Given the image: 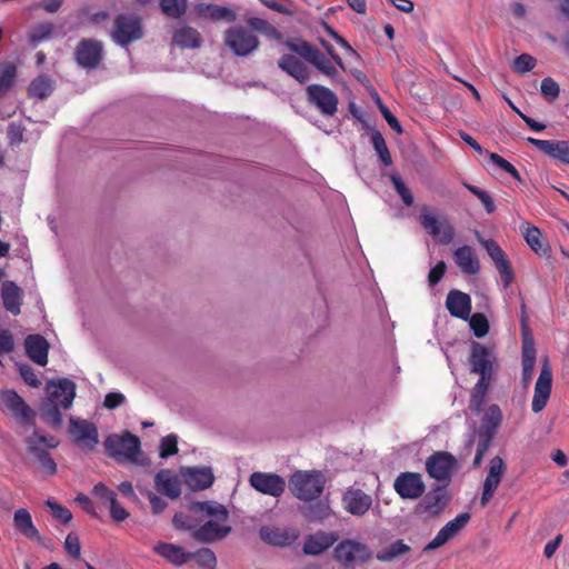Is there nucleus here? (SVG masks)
Segmentation results:
<instances>
[{"label": "nucleus", "mask_w": 569, "mask_h": 569, "mask_svg": "<svg viewBox=\"0 0 569 569\" xmlns=\"http://www.w3.org/2000/svg\"><path fill=\"white\" fill-rule=\"evenodd\" d=\"M453 259L458 268L466 274L475 276L480 270V262L470 246H462L453 251Z\"/></svg>", "instance_id": "c85d7f7f"}, {"label": "nucleus", "mask_w": 569, "mask_h": 569, "mask_svg": "<svg viewBox=\"0 0 569 569\" xmlns=\"http://www.w3.org/2000/svg\"><path fill=\"white\" fill-rule=\"evenodd\" d=\"M201 13L212 21L224 20L227 22H234L237 19V14L232 9L217 4L206 6Z\"/></svg>", "instance_id": "79ce46f5"}, {"label": "nucleus", "mask_w": 569, "mask_h": 569, "mask_svg": "<svg viewBox=\"0 0 569 569\" xmlns=\"http://www.w3.org/2000/svg\"><path fill=\"white\" fill-rule=\"evenodd\" d=\"M448 500L447 492L438 487L421 499L415 507V513L427 518L436 517L445 509Z\"/></svg>", "instance_id": "f3484780"}, {"label": "nucleus", "mask_w": 569, "mask_h": 569, "mask_svg": "<svg viewBox=\"0 0 569 569\" xmlns=\"http://www.w3.org/2000/svg\"><path fill=\"white\" fill-rule=\"evenodd\" d=\"M506 471V465L500 457H493L489 462L488 472L482 485V493L480 503L487 506L492 499L497 488L499 487Z\"/></svg>", "instance_id": "2eb2a0df"}, {"label": "nucleus", "mask_w": 569, "mask_h": 569, "mask_svg": "<svg viewBox=\"0 0 569 569\" xmlns=\"http://www.w3.org/2000/svg\"><path fill=\"white\" fill-rule=\"evenodd\" d=\"M377 103H378V107H379V110L381 112V114L383 116L385 120L387 121V123L395 130L397 131L398 133H401L402 132V128H401V124L400 122L398 121V119L392 114V112L388 109V107H386L380 98L378 97L377 98Z\"/></svg>", "instance_id": "052dcab7"}, {"label": "nucleus", "mask_w": 569, "mask_h": 569, "mask_svg": "<svg viewBox=\"0 0 569 569\" xmlns=\"http://www.w3.org/2000/svg\"><path fill=\"white\" fill-rule=\"evenodd\" d=\"M108 455L112 458L143 466L147 459L143 457L140 440L137 436L124 432L122 435H110L104 440Z\"/></svg>", "instance_id": "7ed1b4c3"}, {"label": "nucleus", "mask_w": 569, "mask_h": 569, "mask_svg": "<svg viewBox=\"0 0 569 569\" xmlns=\"http://www.w3.org/2000/svg\"><path fill=\"white\" fill-rule=\"evenodd\" d=\"M455 465L456 459L452 455L440 451L427 459L426 469L431 478L438 481L448 482Z\"/></svg>", "instance_id": "dca6fc26"}, {"label": "nucleus", "mask_w": 569, "mask_h": 569, "mask_svg": "<svg viewBox=\"0 0 569 569\" xmlns=\"http://www.w3.org/2000/svg\"><path fill=\"white\" fill-rule=\"evenodd\" d=\"M142 34L141 19L138 16L122 13L116 17L111 32L116 43L127 46L141 39Z\"/></svg>", "instance_id": "423d86ee"}, {"label": "nucleus", "mask_w": 569, "mask_h": 569, "mask_svg": "<svg viewBox=\"0 0 569 569\" xmlns=\"http://www.w3.org/2000/svg\"><path fill=\"white\" fill-rule=\"evenodd\" d=\"M27 449L34 458L49 453L50 449L59 446V440L53 436H47L39 429H34L33 433L26 439Z\"/></svg>", "instance_id": "a878e982"}, {"label": "nucleus", "mask_w": 569, "mask_h": 569, "mask_svg": "<svg viewBox=\"0 0 569 569\" xmlns=\"http://www.w3.org/2000/svg\"><path fill=\"white\" fill-rule=\"evenodd\" d=\"M13 525L16 529L29 540L36 541L39 545L43 543V538L34 526L31 513L27 509L20 508L16 510Z\"/></svg>", "instance_id": "bb28decb"}, {"label": "nucleus", "mask_w": 569, "mask_h": 569, "mask_svg": "<svg viewBox=\"0 0 569 569\" xmlns=\"http://www.w3.org/2000/svg\"><path fill=\"white\" fill-rule=\"evenodd\" d=\"M154 486L160 493L169 497L170 499H176L181 493L178 477L168 469H162L156 475Z\"/></svg>", "instance_id": "7c9ffc66"}, {"label": "nucleus", "mask_w": 569, "mask_h": 569, "mask_svg": "<svg viewBox=\"0 0 569 569\" xmlns=\"http://www.w3.org/2000/svg\"><path fill=\"white\" fill-rule=\"evenodd\" d=\"M469 326L477 338L485 337L489 331V321L483 313L469 316Z\"/></svg>", "instance_id": "8fccbe9b"}, {"label": "nucleus", "mask_w": 569, "mask_h": 569, "mask_svg": "<svg viewBox=\"0 0 569 569\" xmlns=\"http://www.w3.org/2000/svg\"><path fill=\"white\" fill-rule=\"evenodd\" d=\"M551 386L552 373L548 363H545L535 386V395L531 403L533 412L538 413L545 409L550 398Z\"/></svg>", "instance_id": "aec40b11"}, {"label": "nucleus", "mask_w": 569, "mask_h": 569, "mask_svg": "<svg viewBox=\"0 0 569 569\" xmlns=\"http://www.w3.org/2000/svg\"><path fill=\"white\" fill-rule=\"evenodd\" d=\"M26 352L28 357L39 366L48 362V341L40 335H30L24 341Z\"/></svg>", "instance_id": "c756f323"}, {"label": "nucleus", "mask_w": 569, "mask_h": 569, "mask_svg": "<svg viewBox=\"0 0 569 569\" xmlns=\"http://www.w3.org/2000/svg\"><path fill=\"white\" fill-rule=\"evenodd\" d=\"M22 290L13 281H4L1 288L3 307L10 313L17 316L21 311Z\"/></svg>", "instance_id": "473e14b6"}, {"label": "nucleus", "mask_w": 569, "mask_h": 569, "mask_svg": "<svg viewBox=\"0 0 569 569\" xmlns=\"http://www.w3.org/2000/svg\"><path fill=\"white\" fill-rule=\"evenodd\" d=\"M48 397L59 402L62 409H69L76 397V383L67 378L50 381L47 385Z\"/></svg>", "instance_id": "4be33fe9"}, {"label": "nucleus", "mask_w": 569, "mask_h": 569, "mask_svg": "<svg viewBox=\"0 0 569 569\" xmlns=\"http://www.w3.org/2000/svg\"><path fill=\"white\" fill-rule=\"evenodd\" d=\"M446 263L443 261H438L436 266L429 271L428 282L430 286H436L446 272Z\"/></svg>", "instance_id": "69168bd1"}, {"label": "nucleus", "mask_w": 569, "mask_h": 569, "mask_svg": "<svg viewBox=\"0 0 569 569\" xmlns=\"http://www.w3.org/2000/svg\"><path fill=\"white\" fill-rule=\"evenodd\" d=\"M260 538L272 546L283 547L290 543L289 536L281 529L272 527H261L259 530Z\"/></svg>", "instance_id": "a19ab883"}, {"label": "nucleus", "mask_w": 569, "mask_h": 569, "mask_svg": "<svg viewBox=\"0 0 569 569\" xmlns=\"http://www.w3.org/2000/svg\"><path fill=\"white\" fill-rule=\"evenodd\" d=\"M540 90L542 96L550 101L556 100L560 93L559 84L551 78H545L542 80Z\"/></svg>", "instance_id": "bf43d9fd"}, {"label": "nucleus", "mask_w": 569, "mask_h": 569, "mask_svg": "<svg viewBox=\"0 0 569 569\" xmlns=\"http://www.w3.org/2000/svg\"><path fill=\"white\" fill-rule=\"evenodd\" d=\"M287 48L311 63L319 72L329 79L338 77V70L335 64L315 46L307 41L286 42Z\"/></svg>", "instance_id": "39448f33"}, {"label": "nucleus", "mask_w": 569, "mask_h": 569, "mask_svg": "<svg viewBox=\"0 0 569 569\" xmlns=\"http://www.w3.org/2000/svg\"><path fill=\"white\" fill-rule=\"evenodd\" d=\"M307 101L316 107L322 116L333 117L338 111V96L322 84H309L306 88Z\"/></svg>", "instance_id": "0eeeda50"}, {"label": "nucleus", "mask_w": 569, "mask_h": 569, "mask_svg": "<svg viewBox=\"0 0 569 569\" xmlns=\"http://www.w3.org/2000/svg\"><path fill=\"white\" fill-rule=\"evenodd\" d=\"M491 379L479 377L476 386L473 387L469 408L475 413H479L482 409L483 400L488 391Z\"/></svg>", "instance_id": "ea45409f"}, {"label": "nucleus", "mask_w": 569, "mask_h": 569, "mask_svg": "<svg viewBox=\"0 0 569 569\" xmlns=\"http://www.w3.org/2000/svg\"><path fill=\"white\" fill-rule=\"evenodd\" d=\"M172 42L181 49H196L201 46L202 37L194 28L184 26L174 31Z\"/></svg>", "instance_id": "c9c22d12"}, {"label": "nucleus", "mask_w": 569, "mask_h": 569, "mask_svg": "<svg viewBox=\"0 0 569 569\" xmlns=\"http://www.w3.org/2000/svg\"><path fill=\"white\" fill-rule=\"evenodd\" d=\"M326 477L321 471H296L289 479L292 495L303 501L319 498L325 489Z\"/></svg>", "instance_id": "20e7f679"}, {"label": "nucleus", "mask_w": 569, "mask_h": 569, "mask_svg": "<svg viewBox=\"0 0 569 569\" xmlns=\"http://www.w3.org/2000/svg\"><path fill=\"white\" fill-rule=\"evenodd\" d=\"M393 489L401 499L416 500L423 495L426 486L420 473L406 471L396 477Z\"/></svg>", "instance_id": "f8f14e48"}, {"label": "nucleus", "mask_w": 569, "mask_h": 569, "mask_svg": "<svg viewBox=\"0 0 569 569\" xmlns=\"http://www.w3.org/2000/svg\"><path fill=\"white\" fill-rule=\"evenodd\" d=\"M536 363V351L533 348L523 347L522 351V383L529 386Z\"/></svg>", "instance_id": "49530a36"}, {"label": "nucleus", "mask_w": 569, "mask_h": 569, "mask_svg": "<svg viewBox=\"0 0 569 569\" xmlns=\"http://www.w3.org/2000/svg\"><path fill=\"white\" fill-rule=\"evenodd\" d=\"M17 77V67L12 62L0 66V99L13 87Z\"/></svg>", "instance_id": "c03bdc74"}, {"label": "nucleus", "mask_w": 569, "mask_h": 569, "mask_svg": "<svg viewBox=\"0 0 569 569\" xmlns=\"http://www.w3.org/2000/svg\"><path fill=\"white\" fill-rule=\"evenodd\" d=\"M254 31L267 37L281 39V33L267 20L252 17L247 27L233 26L223 32L224 46L237 57H249L259 48L260 41Z\"/></svg>", "instance_id": "f257e3e1"}, {"label": "nucleus", "mask_w": 569, "mask_h": 569, "mask_svg": "<svg viewBox=\"0 0 569 569\" xmlns=\"http://www.w3.org/2000/svg\"><path fill=\"white\" fill-rule=\"evenodd\" d=\"M527 141L552 159L569 164V140H541L529 137Z\"/></svg>", "instance_id": "412c9836"}, {"label": "nucleus", "mask_w": 569, "mask_h": 569, "mask_svg": "<svg viewBox=\"0 0 569 569\" xmlns=\"http://www.w3.org/2000/svg\"><path fill=\"white\" fill-rule=\"evenodd\" d=\"M419 221L423 229L441 243H450L455 237V229L445 217L435 216L428 208H423Z\"/></svg>", "instance_id": "9d476101"}, {"label": "nucleus", "mask_w": 569, "mask_h": 569, "mask_svg": "<svg viewBox=\"0 0 569 569\" xmlns=\"http://www.w3.org/2000/svg\"><path fill=\"white\" fill-rule=\"evenodd\" d=\"M77 62L88 69L96 68L102 58V46L98 41L82 40L76 51Z\"/></svg>", "instance_id": "b1692460"}, {"label": "nucleus", "mask_w": 569, "mask_h": 569, "mask_svg": "<svg viewBox=\"0 0 569 569\" xmlns=\"http://www.w3.org/2000/svg\"><path fill=\"white\" fill-rule=\"evenodd\" d=\"M342 506L352 516L362 517L372 506V498L358 488H349L342 495Z\"/></svg>", "instance_id": "6ab92c4d"}, {"label": "nucleus", "mask_w": 569, "mask_h": 569, "mask_svg": "<svg viewBox=\"0 0 569 569\" xmlns=\"http://www.w3.org/2000/svg\"><path fill=\"white\" fill-rule=\"evenodd\" d=\"M249 482L258 492L274 498L280 497L286 489L284 479L276 473L257 471L250 476Z\"/></svg>", "instance_id": "4468645a"}, {"label": "nucleus", "mask_w": 569, "mask_h": 569, "mask_svg": "<svg viewBox=\"0 0 569 569\" xmlns=\"http://www.w3.org/2000/svg\"><path fill=\"white\" fill-rule=\"evenodd\" d=\"M390 180L395 190L402 199L403 203L407 207H411L413 204V196L410 189L405 184L402 179L398 174H391Z\"/></svg>", "instance_id": "603ef678"}, {"label": "nucleus", "mask_w": 569, "mask_h": 569, "mask_svg": "<svg viewBox=\"0 0 569 569\" xmlns=\"http://www.w3.org/2000/svg\"><path fill=\"white\" fill-rule=\"evenodd\" d=\"M92 495L106 507L117 499V493L101 482L93 487Z\"/></svg>", "instance_id": "864d4df0"}, {"label": "nucleus", "mask_w": 569, "mask_h": 569, "mask_svg": "<svg viewBox=\"0 0 569 569\" xmlns=\"http://www.w3.org/2000/svg\"><path fill=\"white\" fill-rule=\"evenodd\" d=\"M336 541L337 536L333 532L318 531L306 537L302 549L306 555L318 556L329 549Z\"/></svg>", "instance_id": "cd10ccee"}, {"label": "nucleus", "mask_w": 569, "mask_h": 569, "mask_svg": "<svg viewBox=\"0 0 569 569\" xmlns=\"http://www.w3.org/2000/svg\"><path fill=\"white\" fill-rule=\"evenodd\" d=\"M192 559H196L198 563L204 568H214L217 565L216 555L208 548H201L197 552L192 553Z\"/></svg>", "instance_id": "5fc2aeb1"}, {"label": "nucleus", "mask_w": 569, "mask_h": 569, "mask_svg": "<svg viewBox=\"0 0 569 569\" xmlns=\"http://www.w3.org/2000/svg\"><path fill=\"white\" fill-rule=\"evenodd\" d=\"M536 66V60L530 54L523 53L513 60L512 68L518 73H527Z\"/></svg>", "instance_id": "4d7b16f0"}, {"label": "nucleus", "mask_w": 569, "mask_h": 569, "mask_svg": "<svg viewBox=\"0 0 569 569\" xmlns=\"http://www.w3.org/2000/svg\"><path fill=\"white\" fill-rule=\"evenodd\" d=\"M446 308L452 317L468 320L471 313V298L468 293L452 289L447 295Z\"/></svg>", "instance_id": "393cba45"}, {"label": "nucleus", "mask_w": 569, "mask_h": 569, "mask_svg": "<svg viewBox=\"0 0 569 569\" xmlns=\"http://www.w3.org/2000/svg\"><path fill=\"white\" fill-rule=\"evenodd\" d=\"M69 433L73 442L83 451H92L99 443L98 428L88 420L71 417Z\"/></svg>", "instance_id": "6e6552de"}, {"label": "nucleus", "mask_w": 569, "mask_h": 569, "mask_svg": "<svg viewBox=\"0 0 569 569\" xmlns=\"http://www.w3.org/2000/svg\"><path fill=\"white\" fill-rule=\"evenodd\" d=\"M177 443H178L177 436L169 435V436L163 437L160 442V457L168 458L169 456L177 453V451H178Z\"/></svg>", "instance_id": "13d9d810"}, {"label": "nucleus", "mask_w": 569, "mask_h": 569, "mask_svg": "<svg viewBox=\"0 0 569 569\" xmlns=\"http://www.w3.org/2000/svg\"><path fill=\"white\" fill-rule=\"evenodd\" d=\"M153 550L174 566H181L192 559L191 552H184L181 547L173 543L159 542Z\"/></svg>", "instance_id": "f704fd0d"}, {"label": "nucleus", "mask_w": 569, "mask_h": 569, "mask_svg": "<svg viewBox=\"0 0 569 569\" xmlns=\"http://www.w3.org/2000/svg\"><path fill=\"white\" fill-rule=\"evenodd\" d=\"M476 238L491 258L505 288L509 287L515 274L507 254L493 239H485L478 231H476Z\"/></svg>", "instance_id": "1a4fd4ad"}, {"label": "nucleus", "mask_w": 569, "mask_h": 569, "mask_svg": "<svg viewBox=\"0 0 569 569\" xmlns=\"http://www.w3.org/2000/svg\"><path fill=\"white\" fill-rule=\"evenodd\" d=\"M303 516L310 521H321L331 513L327 501H318L302 508Z\"/></svg>", "instance_id": "a18cd8bd"}, {"label": "nucleus", "mask_w": 569, "mask_h": 569, "mask_svg": "<svg viewBox=\"0 0 569 569\" xmlns=\"http://www.w3.org/2000/svg\"><path fill=\"white\" fill-rule=\"evenodd\" d=\"M278 66L281 70L288 73L290 77L295 78L300 83L307 82L310 78L308 68L296 56L283 54L279 59Z\"/></svg>", "instance_id": "72a5a7b5"}, {"label": "nucleus", "mask_w": 569, "mask_h": 569, "mask_svg": "<svg viewBox=\"0 0 569 569\" xmlns=\"http://www.w3.org/2000/svg\"><path fill=\"white\" fill-rule=\"evenodd\" d=\"M502 420V413L497 405H491L482 418V432L495 435Z\"/></svg>", "instance_id": "37998d69"}, {"label": "nucleus", "mask_w": 569, "mask_h": 569, "mask_svg": "<svg viewBox=\"0 0 569 569\" xmlns=\"http://www.w3.org/2000/svg\"><path fill=\"white\" fill-rule=\"evenodd\" d=\"M1 399L6 407L10 409L14 416L24 422L32 420L33 411L24 402V400L13 390H6L1 393Z\"/></svg>", "instance_id": "2f4dec72"}, {"label": "nucleus", "mask_w": 569, "mask_h": 569, "mask_svg": "<svg viewBox=\"0 0 569 569\" xmlns=\"http://www.w3.org/2000/svg\"><path fill=\"white\" fill-rule=\"evenodd\" d=\"M23 127L19 123L11 122L8 126V138L11 144H18L23 139Z\"/></svg>", "instance_id": "0e129e2a"}, {"label": "nucleus", "mask_w": 569, "mask_h": 569, "mask_svg": "<svg viewBox=\"0 0 569 569\" xmlns=\"http://www.w3.org/2000/svg\"><path fill=\"white\" fill-rule=\"evenodd\" d=\"M53 90L54 81L46 74H40L30 82L28 94L30 98L44 100L52 94Z\"/></svg>", "instance_id": "e433bc0d"}, {"label": "nucleus", "mask_w": 569, "mask_h": 569, "mask_svg": "<svg viewBox=\"0 0 569 569\" xmlns=\"http://www.w3.org/2000/svg\"><path fill=\"white\" fill-rule=\"evenodd\" d=\"M46 505L49 507L52 516L56 519H58L59 521H61L63 523H69L72 520V513L68 508H66L52 500H47Z\"/></svg>", "instance_id": "6e6d98bb"}, {"label": "nucleus", "mask_w": 569, "mask_h": 569, "mask_svg": "<svg viewBox=\"0 0 569 569\" xmlns=\"http://www.w3.org/2000/svg\"><path fill=\"white\" fill-rule=\"evenodd\" d=\"M191 509L212 518L192 530L197 541L211 543L224 539L231 532V527L223 525L229 518L223 505L213 501L193 502Z\"/></svg>", "instance_id": "f03ea898"}, {"label": "nucleus", "mask_w": 569, "mask_h": 569, "mask_svg": "<svg viewBox=\"0 0 569 569\" xmlns=\"http://www.w3.org/2000/svg\"><path fill=\"white\" fill-rule=\"evenodd\" d=\"M64 548H66V551L73 558L80 557L81 547H80L79 538L76 533L70 532L67 536V538L64 540Z\"/></svg>", "instance_id": "e2e57ef3"}, {"label": "nucleus", "mask_w": 569, "mask_h": 569, "mask_svg": "<svg viewBox=\"0 0 569 569\" xmlns=\"http://www.w3.org/2000/svg\"><path fill=\"white\" fill-rule=\"evenodd\" d=\"M335 558L348 568L352 567L357 561L368 560L370 552L365 543L346 539L339 542L335 548Z\"/></svg>", "instance_id": "ddd939ff"}, {"label": "nucleus", "mask_w": 569, "mask_h": 569, "mask_svg": "<svg viewBox=\"0 0 569 569\" xmlns=\"http://www.w3.org/2000/svg\"><path fill=\"white\" fill-rule=\"evenodd\" d=\"M469 513H460L455 519L447 522L435 536V538L426 545L425 551H430L446 545L450 539L456 537L468 523Z\"/></svg>", "instance_id": "a211bd4d"}, {"label": "nucleus", "mask_w": 569, "mask_h": 569, "mask_svg": "<svg viewBox=\"0 0 569 569\" xmlns=\"http://www.w3.org/2000/svg\"><path fill=\"white\" fill-rule=\"evenodd\" d=\"M496 360L497 357L492 348L486 347L476 341L471 343V372L486 379H491Z\"/></svg>", "instance_id": "9b49d317"}, {"label": "nucleus", "mask_w": 569, "mask_h": 569, "mask_svg": "<svg viewBox=\"0 0 569 569\" xmlns=\"http://www.w3.org/2000/svg\"><path fill=\"white\" fill-rule=\"evenodd\" d=\"M410 551V546L399 539L376 553V559L382 562H392Z\"/></svg>", "instance_id": "4c0bfd02"}, {"label": "nucleus", "mask_w": 569, "mask_h": 569, "mask_svg": "<svg viewBox=\"0 0 569 569\" xmlns=\"http://www.w3.org/2000/svg\"><path fill=\"white\" fill-rule=\"evenodd\" d=\"M53 30L51 23H42L36 27L30 33V40L33 43H38L44 39H47Z\"/></svg>", "instance_id": "680f3d73"}, {"label": "nucleus", "mask_w": 569, "mask_h": 569, "mask_svg": "<svg viewBox=\"0 0 569 569\" xmlns=\"http://www.w3.org/2000/svg\"><path fill=\"white\" fill-rule=\"evenodd\" d=\"M159 6L167 17L178 19L184 14L188 0H160Z\"/></svg>", "instance_id": "de8ad7c7"}, {"label": "nucleus", "mask_w": 569, "mask_h": 569, "mask_svg": "<svg viewBox=\"0 0 569 569\" xmlns=\"http://www.w3.org/2000/svg\"><path fill=\"white\" fill-rule=\"evenodd\" d=\"M60 408L61 407H60L59 402H57L56 400H53L50 397H47L41 402L40 410H41V415H42L43 419L54 428L60 427L61 422H62V416L60 413Z\"/></svg>", "instance_id": "58836bf2"}, {"label": "nucleus", "mask_w": 569, "mask_h": 569, "mask_svg": "<svg viewBox=\"0 0 569 569\" xmlns=\"http://www.w3.org/2000/svg\"><path fill=\"white\" fill-rule=\"evenodd\" d=\"M126 401V397L121 392H109L106 395L103 406L107 409H116Z\"/></svg>", "instance_id": "338daca9"}, {"label": "nucleus", "mask_w": 569, "mask_h": 569, "mask_svg": "<svg viewBox=\"0 0 569 569\" xmlns=\"http://www.w3.org/2000/svg\"><path fill=\"white\" fill-rule=\"evenodd\" d=\"M525 239L528 246L536 252H546V248L541 240V232L536 227H528L525 231Z\"/></svg>", "instance_id": "3c124183"}, {"label": "nucleus", "mask_w": 569, "mask_h": 569, "mask_svg": "<svg viewBox=\"0 0 569 569\" xmlns=\"http://www.w3.org/2000/svg\"><path fill=\"white\" fill-rule=\"evenodd\" d=\"M371 143H372L379 159L381 160V162L386 167L391 166L392 164L391 154L386 144L385 138L382 137V134L379 131H373L371 133Z\"/></svg>", "instance_id": "09e8293b"}, {"label": "nucleus", "mask_w": 569, "mask_h": 569, "mask_svg": "<svg viewBox=\"0 0 569 569\" xmlns=\"http://www.w3.org/2000/svg\"><path fill=\"white\" fill-rule=\"evenodd\" d=\"M110 516L114 521H123L129 517V512L118 502V500H114V503H110L108 506Z\"/></svg>", "instance_id": "774afa93"}, {"label": "nucleus", "mask_w": 569, "mask_h": 569, "mask_svg": "<svg viewBox=\"0 0 569 569\" xmlns=\"http://www.w3.org/2000/svg\"><path fill=\"white\" fill-rule=\"evenodd\" d=\"M186 485L192 490H204L212 486L214 476L210 467H189L181 470Z\"/></svg>", "instance_id": "5701e85b"}]
</instances>
